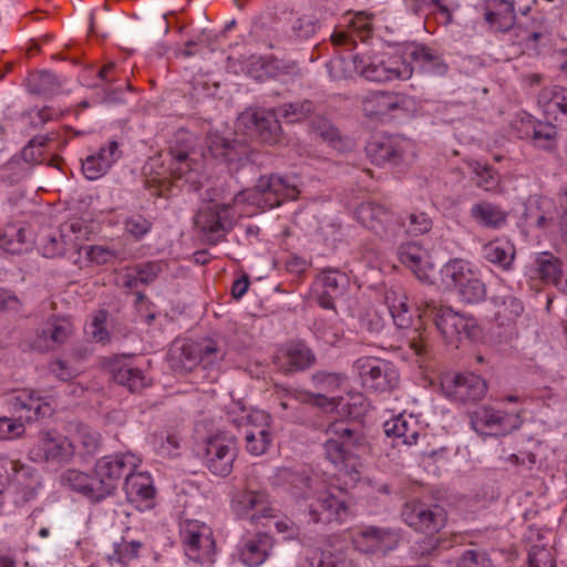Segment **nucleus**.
I'll list each match as a JSON object with an SVG mask.
<instances>
[{"label": "nucleus", "instance_id": "obj_11", "mask_svg": "<svg viewBox=\"0 0 567 567\" xmlns=\"http://www.w3.org/2000/svg\"><path fill=\"white\" fill-rule=\"evenodd\" d=\"M365 151L372 163L377 165L398 164L409 156H414V144L402 136H380L372 138Z\"/></svg>", "mask_w": 567, "mask_h": 567}, {"label": "nucleus", "instance_id": "obj_61", "mask_svg": "<svg viewBox=\"0 0 567 567\" xmlns=\"http://www.w3.org/2000/svg\"><path fill=\"white\" fill-rule=\"evenodd\" d=\"M456 567H492V560L484 551L468 549L458 557Z\"/></svg>", "mask_w": 567, "mask_h": 567}, {"label": "nucleus", "instance_id": "obj_53", "mask_svg": "<svg viewBox=\"0 0 567 567\" xmlns=\"http://www.w3.org/2000/svg\"><path fill=\"white\" fill-rule=\"evenodd\" d=\"M169 175L174 179H181L192 172V163L184 151H169Z\"/></svg>", "mask_w": 567, "mask_h": 567}, {"label": "nucleus", "instance_id": "obj_5", "mask_svg": "<svg viewBox=\"0 0 567 567\" xmlns=\"http://www.w3.org/2000/svg\"><path fill=\"white\" fill-rule=\"evenodd\" d=\"M140 458L133 453L104 456L95 463L94 473L104 499L113 494L122 477H128L140 465Z\"/></svg>", "mask_w": 567, "mask_h": 567}, {"label": "nucleus", "instance_id": "obj_52", "mask_svg": "<svg viewBox=\"0 0 567 567\" xmlns=\"http://www.w3.org/2000/svg\"><path fill=\"white\" fill-rule=\"evenodd\" d=\"M284 391V399L279 403L284 410L291 408L292 400L298 402H309L319 406H326V404L329 403V399L323 394H311L309 392L298 391L296 389Z\"/></svg>", "mask_w": 567, "mask_h": 567}, {"label": "nucleus", "instance_id": "obj_50", "mask_svg": "<svg viewBox=\"0 0 567 567\" xmlns=\"http://www.w3.org/2000/svg\"><path fill=\"white\" fill-rule=\"evenodd\" d=\"M472 172L475 174V184L486 190L493 192L497 189L499 185V174L489 165L474 162L471 164Z\"/></svg>", "mask_w": 567, "mask_h": 567}, {"label": "nucleus", "instance_id": "obj_7", "mask_svg": "<svg viewBox=\"0 0 567 567\" xmlns=\"http://www.w3.org/2000/svg\"><path fill=\"white\" fill-rule=\"evenodd\" d=\"M374 16L364 11L354 13L348 12L343 17V22L339 23L330 35V41L334 47H343L353 50L357 47V40L365 42L373 35Z\"/></svg>", "mask_w": 567, "mask_h": 567}, {"label": "nucleus", "instance_id": "obj_15", "mask_svg": "<svg viewBox=\"0 0 567 567\" xmlns=\"http://www.w3.org/2000/svg\"><path fill=\"white\" fill-rule=\"evenodd\" d=\"M354 214L360 224L380 238L391 240L395 237L398 220L384 206L375 203H363L358 206Z\"/></svg>", "mask_w": 567, "mask_h": 567}, {"label": "nucleus", "instance_id": "obj_25", "mask_svg": "<svg viewBox=\"0 0 567 567\" xmlns=\"http://www.w3.org/2000/svg\"><path fill=\"white\" fill-rule=\"evenodd\" d=\"M347 512L346 502L332 494H322L309 506V516L313 523L340 522L347 516Z\"/></svg>", "mask_w": 567, "mask_h": 567}, {"label": "nucleus", "instance_id": "obj_3", "mask_svg": "<svg viewBox=\"0 0 567 567\" xmlns=\"http://www.w3.org/2000/svg\"><path fill=\"white\" fill-rule=\"evenodd\" d=\"M443 280L456 288L461 299L467 303H478L486 298V286L468 261L452 259L442 269Z\"/></svg>", "mask_w": 567, "mask_h": 567}, {"label": "nucleus", "instance_id": "obj_28", "mask_svg": "<svg viewBox=\"0 0 567 567\" xmlns=\"http://www.w3.org/2000/svg\"><path fill=\"white\" fill-rule=\"evenodd\" d=\"M536 272L545 284H553L567 295V269L551 252H540L536 260Z\"/></svg>", "mask_w": 567, "mask_h": 567}, {"label": "nucleus", "instance_id": "obj_26", "mask_svg": "<svg viewBox=\"0 0 567 567\" xmlns=\"http://www.w3.org/2000/svg\"><path fill=\"white\" fill-rule=\"evenodd\" d=\"M14 470L11 471V483L16 488V504L23 505L34 498L40 486L39 476L30 466L14 460Z\"/></svg>", "mask_w": 567, "mask_h": 567}, {"label": "nucleus", "instance_id": "obj_34", "mask_svg": "<svg viewBox=\"0 0 567 567\" xmlns=\"http://www.w3.org/2000/svg\"><path fill=\"white\" fill-rule=\"evenodd\" d=\"M384 302L388 306L394 323L399 328H409L412 313L404 289L400 286L389 288L384 293Z\"/></svg>", "mask_w": 567, "mask_h": 567}, {"label": "nucleus", "instance_id": "obj_12", "mask_svg": "<svg viewBox=\"0 0 567 567\" xmlns=\"http://www.w3.org/2000/svg\"><path fill=\"white\" fill-rule=\"evenodd\" d=\"M401 515L413 529L430 534L439 532L444 527L446 520V513L442 506L420 501L404 504Z\"/></svg>", "mask_w": 567, "mask_h": 567}, {"label": "nucleus", "instance_id": "obj_36", "mask_svg": "<svg viewBox=\"0 0 567 567\" xmlns=\"http://www.w3.org/2000/svg\"><path fill=\"white\" fill-rule=\"evenodd\" d=\"M399 260L408 267L420 280L427 279L426 251L415 243L401 245L398 251Z\"/></svg>", "mask_w": 567, "mask_h": 567}, {"label": "nucleus", "instance_id": "obj_39", "mask_svg": "<svg viewBox=\"0 0 567 567\" xmlns=\"http://www.w3.org/2000/svg\"><path fill=\"white\" fill-rule=\"evenodd\" d=\"M494 305V319L498 326H511L522 316L524 306L522 301L512 296H495L492 298Z\"/></svg>", "mask_w": 567, "mask_h": 567}, {"label": "nucleus", "instance_id": "obj_22", "mask_svg": "<svg viewBox=\"0 0 567 567\" xmlns=\"http://www.w3.org/2000/svg\"><path fill=\"white\" fill-rule=\"evenodd\" d=\"M248 419L249 421L243 426L246 450L251 455H262L267 452L272 441L267 422L268 416L264 413H256Z\"/></svg>", "mask_w": 567, "mask_h": 567}, {"label": "nucleus", "instance_id": "obj_57", "mask_svg": "<svg viewBox=\"0 0 567 567\" xmlns=\"http://www.w3.org/2000/svg\"><path fill=\"white\" fill-rule=\"evenodd\" d=\"M343 559L331 551L313 550L307 558V567H340Z\"/></svg>", "mask_w": 567, "mask_h": 567}, {"label": "nucleus", "instance_id": "obj_8", "mask_svg": "<svg viewBox=\"0 0 567 567\" xmlns=\"http://www.w3.org/2000/svg\"><path fill=\"white\" fill-rule=\"evenodd\" d=\"M236 457L237 442L234 436L218 433L206 440L204 461L214 475L228 476L233 472Z\"/></svg>", "mask_w": 567, "mask_h": 567}, {"label": "nucleus", "instance_id": "obj_32", "mask_svg": "<svg viewBox=\"0 0 567 567\" xmlns=\"http://www.w3.org/2000/svg\"><path fill=\"white\" fill-rule=\"evenodd\" d=\"M167 361L176 373L193 371L199 364L196 342H174L168 351Z\"/></svg>", "mask_w": 567, "mask_h": 567}, {"label": "nucleus", "instance_id": "obj_45", "mask_svg": "<svg viewBox=\"0 0 567 567\" xmlns=\"http://www.w3.org/2000/svg\"><path fill=\"white\" fill-rule=\"evenodd\" d=\"M25 229L16 224H8L0 230V248L10 254H20L25 244Z\"/></svg>", "mask_w": 567, "mask_h": 567}, {"label": "nucleus", "instance_id": "obj_37", "mask_svg": "<svg viewBox=\"0 0 567 567\" xmlns=\"http://www.w3.org/2000/svg\"><path fill=\"white\" fill-rule=\"evenodd\" d=\"M271 547L270 536L257 534L247 540L240 549V560L248 567H258L267 559Z\"/></svg>", "mask_w": 567, "mask_h": 567}, {"label": "nucleus", "instance_id": "obj_16", "mask_svg": "<svg viewBox=\"0 0 567 567\" xmlns=\"http://www.w3.org/2000/svg\"><path fill=\"white\" fill-rule=\"evenodd\" d=\"M349 285L348 276L338 269H324L316 279L313 296L323 309L334 310V300L341 297Z\"/></svg>", "mask_w": 567, "mask_h": 567}, {"label": "nucleus", "instance_id": "obj_14", "mask_svg": "<svg viewBox=\"0 0 567 567\" xmlns=\"http://www.w3.org/2000/svg\"><path fill=\"white\" fill-rule=\"evenodd\" d=\"M441 388L446 398L458 402L478 401L487 391L485 380L474 373L445 375Z\"/></svg>", "mask_w": 567, "mask_h": 567}, {"label": "nucleus", "instance_id": "obj_41", "mask_svg": "<svg viewBox=\"0 0 567 567\" xmlns=\"http://www.w3.org/2000/svg\"><path fill=\"white\" fill-rule=\"evenodd\" d=\"M199 364L205 368L220 363L226 354L227 348L221 340L204 339L196 342Z\"/></svg>", "mask_w": 567, "mask_h": 567}, {"label": "nucleus", "instance_id": "obj_17", "mask_svg": "<svg viewBox=\"0 0 567 567\" xmlns=\"http://www.w3.org/2000/svg\"><path fill=\"white\" fill-rule=\"evenodd\" d=\"M424 315L434 318L436 329L447 343H455L462 333H466L468 320L455 312L451 307L436 306L433 301L426 302Z\"/></svg>", "mask_w": 567, "mask_h": 567}, {"label": "nucleus", "instance_id": "obj_58", "mask_svg": "<svg viewBox=\"0 0 567 567\" xmlns=\"http://www.w3.org/2000/svg\"><path fill=\"white\" fill-rule=\"evenodd\" d=\"M45 143L47 138L43 136L32 138L21 152L22 161L30 165L41 163Z\"/></svg>", "mask_w": 567, "mask_h": 567}, {"label": "nucleus", "instance_id": "obj_49", "mask_svg": "<svg viewBox=\"0 0 567 567\" xmlns=\"http://www.w3.org/2000/svg\"><path fill=\"white\" fill-rule=\"evenodd\" d=\"M207 145L214 157H221L226 161H234L237 154L238 142L229 140L220 134H210L207 137Z\"/></svg>", "mask_w": 567, "mask_h": 567}, {"label": "nucleus", "instance_id": "obj_30", "mask_svg": "<svg viewBox=\"0 0 567 567\" xmlns=\"http://www.w3.org/2000/svg\"><path fill=\"white\" fill-rule=\"evenodd\" d=\"M61 481L63 485L80 493L92 502H101L104 499L94 472L87 474L78 470H68L61 475Z\"/></svg>", "mask_w": 567, "mask_h": 567}, {"label": "nucleus", "instance_id": "obj_19", "mask_svg": "<svg viewBox=\"0 0 567 567\" xmlns=\"http://www.w3.org/2000/svg\"><path fill=\"white\" fill-rule=\"evenodd\" d=\"M181 536L186 547V555L200 560L213 550L214 540L208 526L197 520L185 522L181 527Z\"/></svg>", "mask_w": 567, "mask_h": 567}, {"label": "nucleus", "instance_id": "obj_64", "mask_svg": "<svg viewBox=\"0 0 567 567\" xmlns=\"http://www.w3.org/2000/svg\"><path fill=\"white\" fill-rule=\"evenodd\" d=\"M141 547L142 544L137 540H122L115 545V555L121 563L126 564L137 557Z\"/></svg>", "mask_w": 567, "mask_h": 567}, {"label": "nucleus", "instance_id": "obj_23", "mask_svg": "<svg viewBox=\"0 0 567 567\" xmlns=\"http://www.w3.org/2000/svg\"><path fill=\"white\" fill-rule=\"evenodd\" d=\"M127 501L140 511L154 507L155 488L150 475L131 472L124 483Z\"/></svg>", "mask_w": 567, "mask_h": 567}, {"label": "nucleus", "instance_id": "obj_24", "mask_svg": "<svg viewBox=\"0 0 567 567\" xmlns=\"http://www.w3.org/2000/svg\"><path fill=\"white\" fill-rule=\"evenodd\" d=\"M9 404L16 412L25 411L27 421H35L39 417L49 416L53 413V408L45 401L38 391L31 389H22L14 392L9 398Z\"/></svg>", "mask_w": 567, "mask_h": 567}, {"label": "nucleus", "instance_id": "obj_43", "mask_svg": "<svg viewBox=\"0 0 567 567\" xmlns=\"http://www.w3.org/2000/svg\"><path fill=\"white\" fill-rule=\"evenodd\" d=\"M113 379L116 383L126 386L131 392H138L147 385L143 371L128 364L114 369Z\"/></svg>", "mask_w": 567, "mask_h": 567}, {"label": "nucleus", "instance_id": "obj_56", "mask_svg": "<svg viewBox=\"0 0 567 567\" xmlns=\"http://www.w3.org/2000/svg\"><path fill=\"white\" fill-rule=\"evenodd\" d=\"M529 567H556L551 548L534 545L528 553Z\"/></svg>", "mask_w": 567, "mask_h": 567}, {"label": "nucleus", "instance_id": "obj_51", "mask_svg": "<svg viewBox=\"0 0 567 567\" xmlns=\"http://www.w3.org/2000/svg\"><path fill=\"white\" fill-rule=\"evenodd\" d=\"M557 136L553 124L538 121L532 140L535 147L550 152L557 147Z\"/></svg>", "mask_w": 567, "mask_h": 567}, {"label": "nucleus", "instance_id": "obj_13", "mask_svg": "<svg viewBox=\"0 0 567 567\" xmlns=\"http://www.w3.org/2000/svg\"><path fill=\"white\" fill-rule=\"evenodd\" d=\"M231 506L237 516L254 524H262L261 519L275 516L269 495L265 491L247 487L234 495Z\"/></svg>", "mask_w": 567, "mask_h": 567}, {"label": "nucleus", "instance_id": "obj_46", "mask_svg": "<svg viewBox=\"0 0 567 567\" xmlns=\"http://www.w3.org/2000/svg\"><path fill=\"white\" fill-rule=\"evenodd\" d=\"M538 104L547 112L558 110L567 115V90L558 85L544 87L538 94Z\"/></svg>", "mask_w": 567, "mask_h": 567}, {"label": "nucleus", "instance_id": "obj_2", "mask_svg": "<svg viewBox=\"0 0 567 567\" xmlns=\"http://www.w3.org/2000/svg\"><path fill=\"white\" fill-rule=\"evenodd\" d=\"M326 434L328 436L323 445L326 457L340 475L349 477L351 482L359 481L362 463L357 452L365 445L362 432L348 421L340 420L331 423Z\"/></svg>", "mask_w": 567, "mask_h": 567}, {"label": "nucleus", "instance_id": "obj_35", "mask_svg": "<svg viewBox=\"0 0 567 567\" xmlns=\"http://www.w3.org/2000/svg\"><path fill=\"white\" fill-rule=\"evenodd\" d=\"M402 97L388 92H375L362 102V110L367 117L381 120L390 112L399 109Z\"/></svg>", "mask_w": 567, "mask_h": 567}, {"label": "nucleus", "instance_id": "obj_48", "mask_svg": "<svg viewBox=\"0 0 567 567\" xmlns=\"http://www.w3.org/2000/svg\"><path fill=\"white\" fill-rule=\"evenodd\" d=\"M313 110V103L309 100H305L280 105L276 107V114L289 123H297L310 116Z\"/></svg>", "mask_w": 567, "mask_h": 567}, {"label": "nucleus", "instance_id": "obj_33", "mask_svg": "<svg viewBox=\"0 0 567 567\" xmlns=\"http://www.w3.org/2000/svg\"><path fill=\"white\" fill-rule=\"evenodd\" d=\"M516 249L513 243L504 238L491 240L482 247V257L503 270H511Z\"/></svg>", "mask_w": 567, "mask_h": 567}, {"label": "nucleus", "instance_id": "obj_20", "mask_svg": "<svg viewBox=\"0 0 567 567\" xmlns=\"http://www.w3.org/2000/svg\"><path fill=\"white\" fill-rule=\"evenodd\" d=\"M73 332L71 321L64 317H53L45 321L32 341V347L41 352L55 350L66 342Z\"/></svg>", "mask_w": 567, "mask_h": 567}, {"label": "nucleus", "instance_id": "obj_40", "mask_svg": "<svg viewBox=\"0 0 567 567\" xmlns=\"http://www.w3.org/2000/svg\"><path fill=\"white\" fill-rule=\"evenodd\" d=\"M470 216L480 226L496 229L506 223V213L495 204L480 202L471 207Z\"/></svg>", "mask_w": 567, "mask_h": 567}, {"label": "nucleus", "instance_id": "obj_21", "mask_svg": "<svg viewBox=\"0 0 567 567\" xmlns=\"http://www.w3.org/2000/svg\"><path fill=\"white\" fill-rule=\"evenodd\" d=\"M121 157L120 144L116 141H109L82 161V172L87 179L95 181L105 175Z\"/></svg>", "mask_w": 567, "mask_h": 567}, {"label": "nucleus", "instance_id": "obj_44", "mask_svg": "<svg viewBox=\"0 0 567 567\" xmlns=\"http://www.w3.org/2000/svg\"><path fill=\"white\" fill-rule=\"evenodd\" d=\"M71 441L75 444V453L79 452L83 455H93L100 449V435L91 427L80 424Z\"/></svg>", "mask_w": 567, "mask_h": 567}, {"label": "nucleus", "instance_id": "obj_10", "mask_svg": "<svg viewBox=\"0 0 567 567\" xmlns=\"http://www.w3.org/2000/svg\"><path fill=\"white\" fill-rule=\"evenodd\" d=\"M471 425L481 435H506L520 425L518 414H509L483 405L470 414Z\"/></svg>", "mask_w": 567, "mask_h": 567}, {"label": "nucleus", "instance_id": "obj_27", "mask_svg": "<svg viewBox=\"0 0 567 567\" xmlns=\"http://www.w3.org/2000/svg\"><path fill=\"white\" fill-rule=\"evenodd\" d=\"M315 362L312 352L301 343L280 349L274 357L275 365L284 372H293L309 368Z\"/></svg>", "mask_w": 567, "mask_h": 567}, {"label": "nucleus", "instance_id": "obj_1", "mask_svg": "<svg viewBox=\"0 0 567 567\" xmlns=\"http://www.w3.org/2000/svg\"><path fill=\"white\" fill-rule=\"evenodd\" d=\"M300 190L295 181L280 175L261 176L252 189L237 194L233 204H208L196 214L194 221L197 228L210 243H217L229 231L237 217L241 215L236 206L247 202L261 209L278 207L286 199H296Z\"/></svg>", "mask_w": 567, "mask_h": 567}, {"label": "nucleus", "instance_id": "obj_54", "mask_svg": "<svg viewBox=\"0 0 567 567\" xmlns=\"http://www.w3.org/2000/svg\"><path fill=\"white\" fill-rule=\"evenodd\" d=\"M408 225L398 223V229L401 226L406 227V233L412 236L423 235L431 230L432 219L424 212H413L408 217Z\"/></svg>", "mask_w": 567, "mask_h": 567}, {"label": "nucleus", "instance_id": "obj_42", "mask_svg": "<svg viewBox=\"0 0 567 567\" xmlns=\"http://www.w3.org/2000/svg\"><path fill=\"white\" fill-rule=\"evenodd\" d=\"M76 229L75 224H64L60 228L58 234L51 235L47 238V241L42 245V252L44 257L54 258L62 256L68 246L71 244L69 233H74Z\"/></svg>", "mask_w": 567, "mask_h": 567}, {"label": "nucleus", "instance_id": "obj_63", "mask_svg": "<svg viewBox=\"0 0 567 567\" xmlns=\"http://www.w3.org/2000/svg\"><path fill=\"white\" fill-rule=\"evenodd\" d=\"M107 320V311L99 310L92 320L90 326V334L97 342H105L109 340V332L105 328V323Z\"/></svg>", "mask_w": 567, "mask_h": 567}, {"label": "nucleus", "instance_id": "obj_55", "mask_svg": "<svg viewBox=\"0 0 567 567\" xmlns=\"http://www.w3.org/2000/svg\"><path fill=\"white\" fill-rule=\"evenodd\" d=\"M179 437L175 433H167L166 435H156L154 439V446L156 453L162 457H173L177 455L179 449Z\"/></svg>", "mask_w": 567, "mask_h": 567}, {"label": "nucleus", "instance_id": "obj_59", "mask_svg": "<svg viewBox=\"0 0 567 567\" xmlns=\"http://www.w3.org/2000/svg\"><path fill=\"white\" fill-rule=\"evenodd\" d=\"M124 228L135 239H141L151 230L152 223L143 215L134 214L125 219Z\"/></svg>", "mask_w": 567, "mask_h": 567}, {"label": "nucleus", "instance_id": "obj_31", "mask_svg": "<svg viewBox=\"0 0 567 567\" xmlns=\"http://www.w3.org/2000/svg\"><path fill=\"white\" fill-rule=\"evenodd\" d=\"M485 20L496 31H508L516 20L515 3L509 0H487Z\"/></svg>", "mask_w": 567, "mask_h": 567}, {"label": "nucleus", "instance_id": "obj_62", "mask_svg": "<svg viewBox=\"0 0 567 567\" xmlns=\"http://www.w3.org/2000/svg\"><path fill=\"white\" fill-rule=\"evenodd\" d=\"M317 20L309 16L296 18L291 24L293 34L299 39L311 38L317 32Z\"/></svg>", "mask_w": 567, "mask_h": 567}, {"label": "nucleus", "instance_id": "obj_6", "mask_svg": "<svg viewBox=\"0 0 567 567\" xmlns=\"http://www.w3.org/2000/svg\"><path fill=\"white\" fill-rule=\"evenodd\" d=\"M362 384L374 392H390L399 384L400 377L396 368L386 360L365 357L354 362Z\"/></svg>", "mask_w": 567, "mask_h": 567}, {"label": "nucleus", "instance_id": "obj_38", "mask_svg": "<svg viewBox=\"0 0 567 567\" xmlns=\"http://www.w3.org/2000/svg\"><path fill=\"white\" fill-rule=\"evenodd\" d=\"M383 429L388 436L400 439L405 445L415 444L420 435V425L411 415L409 419L398 415L384 422Z\"/></svg>", "mask_w": 567, "mask_h": 567}, {"label": "nucleus", "instance_id": "obj_18", "mask_svg": "<svg viewBox=\"0 0 567 567\" xmlns=\"http://www.w3.org/2000/svg\"><path fill=\"white\" fill-rule=\"evenodd\" d=\"M400 540L398 532L390 528L368 526L353 536L354 547L365 554H385L394 549Z\"/></svg>", "mask_w": 567, "mask_h": 567}, {"label": "nucleus", "instance_id": "obj_60", "mask_svg": "<svg viewBox=\"0 0 567 567\" xmlns=\"http://www.w3.org/2000/svg\"><path fill=\"white\" fill-rule=\"evenodd\" d=\"M538 121L529 114H518L511 126L518 138H532Z\"/></svg>", "mask_w": 567, "mask_h": 567}, {"label": "nucleus", "instance_id": "obj_4", "mask_svg": "<svg viewBox=\"0 0 567 567\" xmlns=\"http://www.w3.org/2000/svg\"><path fill=\"white\" fill-rule=\"evenodd\" d=\"M75 455V444L58 431H43L29 451L33 462L64 465Z\"/></svg>", "mask_w": 567, "mask_h": 567}, {"label": "nucleus", "instance_id": "obj_47", "mask_svg": "<svg viewBox=\"0 0 567 567\" xmlns=\"http://www.w3.org/2000/svg\"><path fill=\"white\" fill-rule=\"evenodd\" d=\"M27 86L31 93L43 96H51L60 90L54 73H29Z\"/></svg>", "mask_w": 567, "mask_h": 567}, {"label": "nucleus", "instance_id": "obj_9", "mask_svg": "<svg viewBox=\"0 0 567 567\" xmlns=\"http://www.w3.org/2000/svg\"><path fill=\"white\" fill-rule=\"evenodd\" d=\"M279 120L276 109L272 111L246 110L237 117L236 127L243 130L249 137H257L272 144L278 141L281 132Z\"/></svg>", "mask_w": 567, "mask_h": 567}, {"label": "nucleus", "instance_id": "obj_29", "mask_svg": "<svg viewBox=\"0 0 567 567\" xmlns=\"http://www.w3.org/2000/svg\"><path fill=\"white\" fill-rule=\"evenodd\" d=\"M403 60L410 66V71L446 68L437 50L420 43L408 44L403 51Z\"/></svg>", "mask_w": 567, "mask_h": 567}]
</instances>
